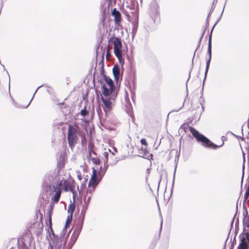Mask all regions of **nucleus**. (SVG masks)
I'll return each mask as SVG.
<instances>
[{"label":"nucleus","instance_id":"1","mask_svg":"<svg viewBox=\"0 0 249 249\" xmlns=\"http://www.w3.org/2000/svg\"><path fill=\"white\" fill-rule=\"evenodd\" d=\"M79 136L81 138V142H86V133L80 129L77 124L69 125L68 129V142L69 147L73 149L79 141Z\"/></svg>","mask_w":249,"mask_h":249},{"label":"nucleus","instance_id":"2","mask_svg":"<svg viewBox=\"0 0 249 249\" xmlns=\"http://www.w3.org/2000/svg\"><path fill=\"white\" fill-rule=\"evenodd\" d=\"M109 44L111 43L113 45L114 53L116 57L118 59L120 63H124L123 59V52L121 50L122 43L121 39L116 36H112L108 40Z\"/></svg>","mask_w":249,"mask_h":249},{"label":"nucleus","instance_id":"3","mask_svg":"<svg viewBox=\"0 0 249 249\" xmlns=\"http://www.w3.org/2000/svg\"><path fill=\"white\" fill-rule=\"evenodd\" d=\"M193 137L195 138L198 142L201 143L203 146L206 148L216 149L224 144L223 142L220 145H216L213 143L209 139L199 133L197 131H196Z\"/></svg>","mask_w":249,"mask_h":249},{"label":"nucleus","instance_id":"4","mask_svg":"<svg viewBox=\"0 0 249 249\" xmlns=\"http://www.w3.org/2000/svg\"><path fill=\"white\" fill-rule=\"evenodd\" d=\"M58 188H61V191L63 190L65 192L70 191L72 193L75 192V182L72 178H69L65 179L64 178L60 180H58L55 183Z\"/></svg>","mask_w":249,"mask_h":249},{"label":"nucleus","instance_id":"5","mask_svg":"<svg viewBox=\"0 0 249 249\" xmlns=\"http://www.w3.org/2000/svg\"><path fill=\"white\" fill-rule=\"evenodd\" d=\"M50 195L53 196L51 197V203H57L61 195V188H58L55 183L50 184L48 188Z\"/></svg>","mask_w":249,"mask_h":249},{"label":"nucleus","instance_id":"6","mask_svg":"<svg viewBox=\"0 0 249 249\" xmlns=\"http://www.w3.org/2000/svg\"><path fill=\"white\" fill-rule=\"evenodd\" d=\"M42 228V223L40 224L37 221L36 222L30 223L29 226L28 227V228L25 231V234L26 235H23V236H28L29 237H31L32 233L38 235L41 232Z\"/></svg>","mask_w":249,"mask_h":249},{"label":"nucleus","instance_id":"7","mask_svg":"<svg viewBox=\"0 0 249 249\" xmlns=\"http://www.w3.org/2000/svg\"><path fill=\"white\" fill-rule=\"evenodd\" d=\"M105 80L107 85L103 86L102 93L105 96H108L111 95L114 89L113 81L108 77L105 76Z\"/></svg>","mask_w":249,"mask_h":249},{"label":"nucleus","instance_id":"8","mask_svg":"<svg viewBox=\"0 0 249 249\" xmlns=\"http://www.w3.org/2000/svg\"><path fill=\"white\" fill-rule=\"evenodd\" d=\"M99 182V180L97 178L96 170L93 168L92 174L88 183V191H89V193L91 194Z\"/></svg>","mask_w":249,"mask_h":249},{"label":"nucleus","instance_id":"9","mask_svg":"<svg viewBox=\"0 0 249 249\" xmlns=\"http://www.w3.org/2000/svg\"><path fill=\"white\" fill-rule=\"evenodd\" d=\"M240 243L237 249H249V232L241 234L239 236Z\"/></svg>","mask_w":249,"mask_h":249},{"label":"nucleus","instance_id":"10","mask_svg":"<svg viewBox=\"0 0 249 249\" xmlns=\"http://www.w3.org/2000/svg\"><path fill=\"white\" fill-rule=\"evenodd\" d=\"M113 96H111L110 97L108 96H102L101 100L103 102V106H102L106 114L107 112L109 111L111 109V105L113 102L114 101V99L112 98Z\"/></svg>","mask_w":249,"mask_h":249},{"label":"nucleus","instance_id":"11","mask_svg":"<svg viewBox=\"0 0 249 249\" xmlns=\"http://www.w3.org/2000/svg\"><path fill=\"white\" fill-rule=\"evenodd\" d=\"M0 98L5 103L11 99L10 87L7 83H6L5 88L4 89H0Z\"/></svg>","mask_w":249,"mask_h":249},{"label":"nucleus","instance_id":"12","mask_svg":"<svg viewBox=\"0 0 249 249\" xmlns=\"http://www.w3.org/2000/svg\"><path fill=\"white\" fill-rule=\"evenodd\" d=\"M111 15L114 18V24L118 27L121 26L123 19L120 12L114 8L111 11Z\"/></svg>","mask_w":249,"mask_h":249},{"label":"nucleus","instance_id":"13","mask_svg":"<svg viewBox=\"0 0 249 249\" xmlns=\"http://www.w3.org/2000/svg\"><path fill=\"white\" fill-rule=\"evenodd\" d=\"M208 52L209 54V58L207 61L206 73L207 72V71L208 70V69H209V67L210 66V61L211 60V57H212V37H211V36H210L209 39Z\"/></svg>","mask_w":249,"mask_h":249},{"label":"nucleus","instance_id":"14","mask_svg":"<svg viewBox=\"0 0 249 249\" xmlns=\"http://www.w3.org/2000/svg\"><path fill=\"white\" fill-rule=\"evenodd\" d=\"M180 128L183 129L185 133L187 132L188 131H190L192 134L193 136H194V135L197 131L195 128L189 126L187 124H184L181 125Z\"/></svg>","mask_w":249,"mask_h":249},{"label":"nucleus","instance_id":"15","mask_svg":"<svg viewBox=\"0 0 249 249\" xmlns=\"http://www.w3.org/2000/svg\"><path fill=\"white\" fill-rule=\"evenodd\" d=\"M88 158H90L92 156V154L94 155L95 156H97V154L95 151V146L93 142H89L88 146Z\"/></svg>","mask_w":249,"mask_h":249},{"label":"nucleus","instance_id":"16","mask_svg":"<svg viewBox=\"0 0 249 249\" xmlns=\"http://www.w3.org/2000/svg\"><path fill=\"white\" fill-rule=\"evenodd\" d=\"M113 74L116 81L119 80L120 77V68L118 65H115L112 69Z\"/></svg>","mask_w":249,"mask_h":249},{"label":"nucleus","instance_id":"17","mask_svg":"<svg viewBox=\"0 0 249 249\" xmlns=\"http://www.w3.org/2000/svg\"><path fill=\"white\" fill-rule=\"evenodd\" d=\"M52 212L50 211L47 214L48 221H46L47 226H49V229L51 231H53L52 223Z\"/></svg>","mask_w":249,"mask_h":249},{"label":"nucleus","instance_id":"18","mask_svg":"<svg viewBox=\"0 0 249 249\" xmlns=\"http://www.w3.org/2000/svg\"><path fill=\"white\" fill-rule=\"evenodd\" d=\"M63 240V239H62L61 240L58 238H54L53 239L52 244L53 247L58 248L61 247L62 244L61 242Z\"/></svg>","mask_w":249,"mask_h":249},{"label":"nucleus","instance_id":"19","mask_svg":"<svg viewBox=\"0 0 249 249\" xmlns=\"http://www.w3.org/2000/svg\"><path fill=\"white\" fill-rule=\"evenodd\" d=\"M248 211H246L244 213V215L245 216L243 220L244 224L248 228H249V214H248Z\"/></svg>","mask_w":249,"mask_h":249},{"label":"nucleus","instance_id":"20","mask_svg":"<svg viewBox=\"0 0 249 249\" xmlns=\"http://www.w3.org/2000/svg\"><path fill=\"white\" fill-rule=\"evenodd\" d=\"M65 166V160L63 158H61L60 160L57 163V168L58 171L62 170L64 167Z\"/></svg>","mask_w":249,"mask_h":249},{"label":"nucleus","instance_id":"21","mask_svg":"<svg viewBox=\"0 0 249 249\" xmlns=\"http://www.w3.org/2000/svg\"><path fill=\"white\" fill-rule=\"evenodd\" d=\"M89 160H91L94 164L99 165L100 164L101 161L100 159L96 156L95 157H92V156L90 158H89Z\"/></svg>","mask_w":249,"mask_h":249},{"label":"nucleus","instance_id":"22","mask_svg":"<svg viewBox=\"0 0 249 249\" xmlns=\"http://www.w3.org/2000/svg\"><path fill=\"white\" fill-rule=\"evenodd\" d=\"M75 206L74 204H71L68 208V212L70 213V215H72L73 213L75 210Z\"/></svg>","mask_w":249,"mask_h":249},{"label":"nucleus","instance_id":"23","mask_svg":"<svg viewBox=\"0 0 249 249\" xmlns=\"http://www.w3.org/2000/svg\"><path fill=\"white\" fill-rule=\"evenodd\" d=\"M142 150L143 151L142 157H146L147 159H149V157H152V155L149 153V152L146 150V148H144V149H143V148L142 147Z\"/></svg>","mask_w":249,"mask_h":249},{"label":"nucleus","instance_id":"24","mask_svg":"<svg viewBox=\"0 0 249 249\" xmlns=\"http://www.w3.org/2000/svg\"><path fill=\"white\" fill-rule=\"evenodd\" d=\"M72 215H70L67 217V220L66 221L65 227H67L70 225V224L71 223V220H72Z\"/></svg>","mask_w":249,"mask_h":249},{"label":"nucleus","instance_id":"25","mask_svg":"<svg viewBox=\"0 0 249 249\" xmlns=\"http://www.w3.org/2000/svg\"><path fill=\"white\" fill-rule=\"evenodd\" d=\"M76 240V237L75 234H72L71 237V241L69 242V244H71V246H72V245L74 243V242Z\"/></svg>","mask_w":249,"mask_h":249},{"label":"nucleus","instance_id":"26","mask_svg":"<svg viewBox=\"0 0 249 249\" xmlns=\"http://www.w3.org/2000/svg\"><path fill=\"white\" fill-rule=\"evenodd\" d=\"M89 114V111L86 109V107H85L84 108L82 109L80 111V114L82 116H85Z\"/></svg>","mask_w":249,"mask_h":249},{"label":"nucleus","instance_id":"27","mask_svg":"<svg viewBox=\"0 0 249 249\" xmlns=\"http://www.w3.org/2000/svg\"><path fill=\"white\" fill-rule=\"evenodd\" d=\"M249 196V187L247 188L244 195V198L245 199H248Z\"/></svg>","mask_w":249,"mask_h":249},{"label":"nucleus","instance_id":"28","mask_svg":"<svg viewBox=\"0 0 249 249\" xmlns=\"http://www.w3.org/2000/svg\"><path fill=\"white\" fill-rule=\"evenodd\" d=\"M141 143L142 144L144 145L146 147H147L148 146L147 142L145 139H142L141 140Z\"/></svg>","mask_w":249,"mask_h":249},{"label":"nucleus","instance_id":"29","mask_svg":"<svg viewBox=\"0 0 249 249\" xmlns=\"http://www.w3.org/2000/svg\"><path fill=\"white\" fill-rule=\"evenodd\" d=\"M110 56H111V54H110V48H108L107 49V53H106L107 59L108 60L109 58V57H110Z\"/></svg>","mask_w":249,"mask_h":249},{"label":"nucleus","instance_id":"30","mask_svg":"<svg viewBox=\"0 0 249 249\" xmlns=\"http://www.w3.org/2000/svg\"><path fill=\"white\" fill-rule=\"evenodd\" d=\"M124 99H125V102L128 103V104H129L130 103V101H129V96H128V94L127 93H125V95L124 96Z\"/></svg>","mask_w":249,"mask_h":249},{"label":"nucleus","instance_id":"31","mask_svg":"<svg viewBox=\"0 0 249 249\" xmlns=\"http://www.w3.org/2000/svg\"><path fill=\"white\" fill-rule=\"evenodd\" d=\"M104 156L106 158V162H107V160H108V153L107 152H105L103 154Z\"/></svg>","mask_w":249,"mask_h":249},{"label":"nucleus","instance_id":"32","mask_svg":"<svg viewBox=\"0 0 249 249\" xmlns=\"http://www.w3.org/2000/svg\"><path fill=\"white\" fill-rule=\"evenodd\" d=\"M90 196H89L88 197L87 199H86V197H85L84 199L85 203H89L90 201Z\"/></svg>","mask_w":249,"mask_h":249},{"label":"nucleus","instance_id":"33","mask_svg":"<svg viewBox=\"0 0 249 249\" xmlns=\"http://www.w3.org/2000/svg\"><path fill=\"white\" fill-rule=\"evenodd\" d=\"M22 249H27V247L24 244L22 246Z\"/></svg>","mask_w":249,"mask_h":249},{"label":"nucleus","instance_id":"34","mask_svg":"<svg viewBox=\"0 0 249 249\" xmlns=\"http://www.w3.org/2000/svg\"><path fill=\"white\" fill-rule=\"evenodd\" d=\"M221 139H222V142H223L224 143V140H225V137H224V136H222V137H221Z\"/></svg>","mask_w":249,"mask_h":249},{"label":"nucleus","instance_id":"35","mask_svg":"<svg viewBox=\"0 0 249 249\" xmlns=\"http://www.w3.org/2000/svg\"><path fill=\"white\" fill-rule=\"evenodd\" d=\"M107 0L108 1L109 3H111L112 2V0Z\"/></svg>","mask_w":249,"mask_h":249},{"label":"nucleus","instance_id":"36","mask_svg":"<svg viewBox=\"0 0 249 249\" xmlns=\"http://www.w3.org/2000/svg\"><path fill=\"white\" fill-rule=\"evenodd\" d=\"M66 239H65V240H64V244L66 243Z\"/></svg>","mask_w":249,"mask_h":249},{"label":"nucleus","instance_id":"37","mask_svg":"<svg viewBox=\"0 0 249 249\" xmlns=\"http://www.w3.org/2000/svg\"><path fill=\"white\" fill-rule=\"evenodd\" d=\"M86 123H88L89 121H85Z\"/></svg>","mask_w":249,"mask_h":249}]
</instances>
